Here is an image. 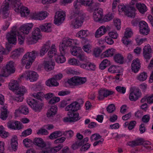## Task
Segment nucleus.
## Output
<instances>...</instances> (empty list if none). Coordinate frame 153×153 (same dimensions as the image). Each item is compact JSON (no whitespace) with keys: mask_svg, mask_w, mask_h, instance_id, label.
<instances>
[{"mask_svg":"<svg viewBox=\"0 0 153 153\" xmlns=\"http://www.w3.org/2000/svg\"><path fill=\"white\" fill-rule=\"evenodd\" d=\"M17 81H11L9 83V89L12 90L16 95L13 97V100L18 102H21L23 99V95L27 91L25 87H19Z\"/></svg>","mask_w":153,"mask_h":153,"instance_id":"obj_1","label":"nucleus"},{"mask_svg":"<svg viewBox=\"0 0 153 153\" xmlns=\"http://www.w3.org/2000/svg\"><path fill=\"white\" fill-rule=\"evenodd\" d=\"M39 52L35 51L26 53L22 59V63L23 65H26L25 68L29 69L34 61L36 57L38 55Z\"/></svg>","mask_w":153,"mask_h":153,"instance_id":"obj_2","label":"nucleus"},{"mask_svg":"<svg viewBox=\"0 0 153 153\" xmlns=\"http://www.w3.org/2000/svg\"><path fill=\"white\" fill-rule=\"evenodd\" d=\"M17 35L18 38V41L19 44H22L24 39L25 37L24 34H21L19 32L15 31H12L10 33H8L7 35V37L9 42L10 44H14L16 41V36Z\"/></svg>","mask_w":153,"mask_h":153,"instance_id":"obj_3","label":"nucleus"},{"mask_svg":"<svg viewBox=\"0 0 153 153\" xmlns=\"http://www.w3.org/2000/svg\"><path fill=\"white\" fill-rule=\"evenodd\" d=\"M85 17V15H82L79 14L71 13V19L73 20L71 22V26L74 29L78 28L81 25Z\"/></svg>","mask_w":153,"mask_h":153,"instance_id":"obj_4","label":"nucleus"},{"mask_svg":"<svg viewBox=\"0 0 153 153\" xmlns=\"http://www.w3.org/2000/svg\"><path fill=\"white\" fill-rule=\"evenodd\" d=\"M12 4L15 8V11L16 12H20L22 16H26L29 14V11L28 8L23 6L20 0H13Z\"/></svg>","mask_w":153,"mask_h":153,"instance_id":"obj_5","label":"nucleus"},{"mask_svg":"<svg viewBox=\"0 0 153 153\" xmlns=\"http://www.w3.org/2000/svg\"><path fill=\"white\" fill-rule=\"evenodd\" d=\"M15 71L14 63L10 61L7 64L5 67H3L1 71L2 74H0V76L7 77L10 74L14 73Z\"/></svg>","mask_w":153,"mask_h":153,"instance_id":"obj_6","label":"nucleus"},{"mask_svg":"<svg viewBox=\"0 0 153 153\" xmlns=\"http://www.w3.org/2000/svg\"><path fill=\"white\" fill-rule=\"evenodd\" d=\"M31 37L27 38V41L29 45L36 43L42 37L40 30L39 28L36 27L32 32Z\"/></svg>","mask_w":153,"mask_h":153,"instance_id":"obj_7","label":"nucleus"},{"mask_svg":"<svg viewBox=\"0 0 153 153\" xmlns=\"http://www.w3.org/2000/svg\"><path fill=\"white\" fill-rule=\"evenodd\" d=\"M27 102L35 111L39 112L42 109L43 105L42 102H39L34 99L30 98L27 100Z\"/></svg>","mask_w":153,"mask_h":153,"instance_id":"obj_8","label":"nucleus"},{"mask_svg":"<svg viewBox=\"0 0 153 153\" xmlns=\"http://www.w3.org/2000/svg\"><path fill=\"white\" fill-rule=\"evenodd\" d=\"M86 81L85 77L75 76L68 79L67 82L71 85H78L84 83Z\"/></svg>","mask_w":153,"mask_h":153,"instance_id":"obj_9","label":"nucleus"},{"mask_svg":"<svg viewBox=\"0 0 153 153\" xmlns=\"http://www.w3.org/2000/svg\"><path fill=\"white\" fill-rule=\"evenodd\" d=\"M114 93V92L108 89L101 88L98 91L97 98L99 100H102L105 97L112 95Z\"/></svg>","mask_w":153,"mask_h":153,"instance_id":"obj_10","label":"nucleus"},{"mask_svg":"<svg viewBox=\"0 0 153 153\" xmlns=\"http://www.w3.org/2000/svg\"><path fill=\"white\" fill-rule=\"evenodd\" d=\"M27 79H29L30 82L36 81L38 78V75L35 72L31 71H26L22 76Z\"/></svg>","mask_w":153,"mask_h":153,"instance_id":"obj_11","label":"nucleus"},{"mask_svg":"<svg viewBox=\"0 0 153 153\" xmlns=\"http://www.w3.org/2000/svg\"><path fill=\"white\" fill-rule=\"evenodd\" d=\"M93 16L95 21L102 22L103 20V11L101 8H95L94 10Z\"/></svg>","mask_w":153,"mask_h":153,"instance_id":"obj_12","label":"nucleus"},{"mask_svg":"<svg viewBox=\"0 0 153 153\" xmlns=\"http://www.w3.org/2000/svg\"><path fill=\"white\" fill-rule=\"evenodd\" d=\"M68 115L69 117H66L64 118V121L65 122L73 123L80 119L79 117V114L78 113L69 112Z\"/></svg>","mask_w":153,"mask_h":153,"instance_id":"obj_13","label":"nucleus"},{"mask_svg":"<svg viewBox=\"0 0 153 153\" xmlns=\"http://www.w3.org/2000/svg\"><path fill=\"white\" fill-rule=\"evenodd\" d=\"M132 34L133 33L128 28L126 29L124 36L122 38V41L123 43L127 47L131 44V41L128 39V38L131 37Z\"/></svg>","mask_w":153,"mask_h":153,"instance_id":"obj_14","label":"nucleus"},{"mask_svg":"<svg viewBox=\"0 0 153 153\" xmlns=\"http://www.w3.org/2000/svg\"><path fill=\"white\" fill-rule=\"evenodd\" d=\"M65 13L64 12H56L54 20V23L58 25L61 24L65 19Z\"/></svg>","mask_w":153,"mask_h":153,"instance_id":"obj_15","label":"nucleus"},{"mask_svg":"<svg viewBox=\"0 0 153 153\" xmlns=\"http://www.w3.org/2000/svg\"><path fill=\"white\" fill-rule=\"evenodd\" d=\"M140 32V33L143 35L148 34L150 31L147 24L144 21H140L139 23Z\"/></svg>","mask_w":153,"mask_h":153,"instance_id":"obj_16","label":"nucleus"},{"mask_svg":"<svg viewBox=\"0 0 153 153\" xmlns=\"http://www.w3.org/2000/svg\"><path fill=\"white\" fill-rule=\"evenodd\" d=\"M76 36L82 39L81 42L82 45H84L82 48L85 52H86V31L81 30L77 33Z\"/></svg>","mask_w":153,"mask_h":153,"instance_id":"obj_17","label":"nucleus"},{"mask_svg":"<svg viewBox=\"0 0 153 153\" xmlns=\"http://www.w3.org/2000/svg\"><path fill=\"white\" fill-rule=\"evenodd\" d=\"M150 143L149 141H145L144 139L141 138L137 139L132 141H130L128 143V145L131 147L140 146L143 144L146 145H149Z\"/></svg>","mask_w":153,"mask_h":153,"instance_id":"obj_18","label":"nucleus"},{"mask_svg":"<svg viewBox=\"0 0 153 153\" xmlns=\"http://www.w3.org/2000/svg\"><path fill=\"white\" fill-rule=\"evenodd\" d=\"M141 92L139 89H137L132 91L130 94L129 98L130 100L135 101L140 97Z\"/></svg>","mask_w":153,"mask_h":153,"instance_id":"obj_19","label":"nucleus"},{"mask_svg":"<svg viewBox=\"0 0 153 153\" xmlns=\"http://www.w3.org/2000/svg\"><path fill=\"white\" fill-rule=\"evenodd\" d=\"M140 65L138 59L134 60L131 64L132 71L135 73H137L140 68Z\"/></svg>","mask_w":153,"mask_h":153,"instance_id":"obj_20","label":"nucleus"},{"mask_svg":"<svg viewBox=\"0 0 153 153\" xmlns=\"http://www.w3.org/2000/svg\"><path fill=\"white\" fill-rule=\"evenodd\" d=\"M74 10L72 13H75V14H79L84 15H85L82 10H80V7L81 6V5L78 0L75 1L74 3Z\"/></svg>","mask_w":153,"mask_h":153,"instance_id":"obj_21","label":"nucleus"},{"mask_svg":"<svg viewBox=\"0 0 153 153\" xmlns=\"http://www.w3.org/2000/svg\"><path fill=\"white\" fill-rule=\"evenodd\" d=\"M44 63L45 69L47 71H50L53 69L55 63L51 58L48 61H45Z\"/></svg>","mask_w":153,"mask_h":153,"instance_id":"obj_22","label":"nucleus"},{"mask_svg":"<svg viewBox=\"0 0 153 153\" xmlns=\"http://www.w3.org/2000/svg\"><path fill=\"white\" fill-rule=\"evenodd\" d=\"M79 108V105L77 104V102L75 101L67 106L65 109L67 111H71L73 112L77 111Z\"/></svg>","mask_w":153,"mask_h":153,"instance_id":"obj_23","label":"nucleus"},{"mask_svg":"<svg viewBox=\"0 0 153 153\" xmlns=\"http://www.w3.org/2000/svg\"><path fill=\"white\" fill-rule=\"evenodd\" d=\"M135 8L134 6H128L126 11V15L128 17L134 18L135 16Z\"/></svg>","mask_w":153,"mask_h":153,"instance_id":"obj_24","label":"nucleus"},{"mask_svg":"<svg viewBox=\"0 0 153 153\" xmlns=\"http://www.w3.org/2000/svg\"><path fill=\"white\" fill-rule=\"evenodd\" d=\"M32 27V23L25 25L20 27V30L23 34H27L30 31Z\"/></svg>","mask_w":153,"mask_h":153,"instance_id":"obj_25","label":"nucleus"},{"mask_svg":"<svg viewBox=\"0 0 153 153\" xmlns=\"http://www.w3.org/2000/svg\"><path fill=\"white\" fill-rule=\"evenodd\" d=\"M51 43L49 41L46 42L42 46L40 50V54L41 56L44 55L50 48Z\"/></svg>","mask_w":153,"mask_h":153,"instance_id":"obj_26","label":"nucleus"},{"mask_svg":"<svg viewBox=\"0 0 153 153\" xmlns=\"http://www.w3.org/2000/svg\"><path fill=\"white\" fill-rule=\"evenodd\" d=\"M33 143L41 148H44L46 146V144L41 138H35L34 139Z\"/></svg>","mask_w":153,"mask_h":153,"instance_id":"obj_27","label":"nucleus"},{"mask_svg":"<svg viewBox=\"0 0 153 153\" xmlns=\"http://www.w3.org/2000/svg\"><path fill=\"white\" fill-rule=\"evenodd\" d=\"M107 31L105 26H102L100 27L96 31L95 36L96 37L99 38L104 34Z\"/></svg>","mask_w":153,"mask_h":153,"instance_id":"obj_28","label":"nucleus"},{"mask_svg":"<svg viewBox=\"0 0 153 153\" xmlns=\"http://www.w3.org/2000/svg\"><path fill=\"white\" fill-rule=\"evenodd\" d=\"M136 7L139 12L142 14L144 13L147 10V7L144 4H142L140 3H137Z\"/></svg>","mask_w":153,"mask_h":153,"instance_id":"obj_29","label":"nucleus"},{"mask_svg":"<svg viewBox=\"0 0 153 153\" xmlns=\"http://www.w3.org/2000/svg\"><path fill=\"white\" fill-rule=\"evenodd\" d=\"M57 108L56 106H52L51 108L48 111L47 115L48 117H53L56 114L57 112Z\"/></svg>","mask_w":153,"mask_h":153,"instance_id":"obj_30","label":"nucleus"},{"mask_svg":"<svg viewBox=\"0 0 153 153\" xmlns=\"http://www.w3.org/2000/svg\"><path fill=\"white\" fill-rule=\"evenodd\" d=\"M39 28L42 31L46 32H49L51 31V24L50 23H46L41 25Z\"/></svg>","mask_w":153,"mask_h":153,"instance_id":"obj_31","label":"nucleus"},{"mask_svg":"<svg viewBox=\"0 0 153 153\" xmlns=\"http://www.w3.org/2000/svg\"><path fill=\"white\" fill-rule=\"evenodd\" d=\"M82 49L80 47L74 46L71 49V52L72 55L77 57L82 52Z\"/></svg>","mask_w":153,"mask_h":153,"instance_id":"obj_32","label":"nucleus"},{"mask_svg":"<svg viewBox=\"0 0 153 153\" xmlns=\"http://www.w3.org/2000/svg\"><path fill=\"white\" fill-rule=\"evenodd\" d=\"M44 94L42 92H39L37 93H34L32 94L33 97L36 99L35 100H37L38 102H42L44 99Z\"/></svg>","mask_w":153,"mask_h":153,"instance_id":"obj_33","label":"nucleus"},{"mask_svg":"<svg viewBox=\"0 0 153 153\" xmlns=\"http://www.w3.org/2000/svg\"><path fill=\"white\" fill-rule=\"evenodd\" d=\"M115 52V49L113 48L109 49L103 52L102 53V56L103 57L111 56L113 55Z\"/></svg>","mask_w":153,"mask_h":153,"instance_id":"obj_34","label":"nucleus"},{"mask_svg":"<svg viewBox=\"0 0 153 153\" xmlns=\"http://www.w3.org/2000/svg\"><path fill=\"white\" fill-rule=\"evenodd\" d=\"M114 59L115 62L117 63L120 64L123 63L124 58L120 53H118L115 54L114 57Z\"/></svg>","mask_w":153,"mask_h":153,"instance_id":"obj_35","label":"nucleus"},{"mask_svg":"<svg viewBox=\"0 0 153 153\" xmlns=\"http://www.w3.org/2000/svg\"><path fill=\"white\" fill-rule=\"evenodd\" d=\"M62 42L68 47L72 45L77 44V41L76 40H73L70 39H64Z\"/></svg>","mask_w":153,"mask_h":153,"instance_id":"obj_36","label":"nucleus"},{"mask_svg":"<svg viewBox=\"0 0 153 153\" xmlns=\"http://www.w3.org/2000/svg\"><path fill=\"white\" fill-rule=\"evenodd\" d=\"M46 85L48 86H57L59 85V83L54 78H52L48 79L46 82Z\"/></svg>","mask_w":153,"mask_h":153,"instance_id":"obj_37","label":"nucleus"},{"mask_svg":"<svg viewBox=\"0 0 153 153\" xmlns=\"http://www.w3.org/2000/svg\"><path fill=\"white\" fill-rule=\"evenodd\" d=\"M94 8L93 0H87V10L91 13L93 11Z\"/></svg>","mask_w":153,"mask_h":153,"instance_id":"obj_38","label":"nucleus"},{"mask_svg":"<svg viewBox=\"0 0 153 153\" xmlns=\"http://www.w3.org/2000/svg\"><path fill=\"white\" fill-rule=\"evenodd\" d=\"M62 135V132L59 131H56L49 136V138L51 140H53L61 136Z\"/></svg>","mask_w":153,"mask_h":153,"instance_id":"obj_39","label":"nucleus"},{"mask_svg":"<svg viewBox=\"0 0 153 153\" xmlns=\"http://www.w3.org/2000/svg\"><path fill=\"white\" fill-rule=\"evenodd\" d=\"M24 49L23 48H20L17 49L16 51H13L12 52L11 55L12 58L14 59H16L19 56L21 53L23 52Z\"/></svg>","mask_w":153,"mask_h":153,"instance_id":"obj_40","label":"nucleus"},{"mask_svg":"<svg viewBox=\"0 0 153 153\" xmlns=\"http://www.w3.org/2000/svg\"><path fill=\"white\" fill-rule=\"evenodd\" d=\"M10 1L6 0L3 3L1 7L2 12H8L9 9V2Z\"/></svg>","mask_w":153,"mask_h":153,"instance_id":"obj_41","label":"nucleus"},{"mask_svg":"<svg viewBox=\"0 0 153 153\" xmlns=\"http://www.w3.org/2000/svg\"><path fill=\"white\" fill-rule=\"evenodd\" d=\"M56 50L55 48V45H52L51 50L48 51V55L49 57L50 58H51L53 56L55 55L56 53Z\"/></svg>","mask_w":153,"mask_h":153,"instance_id":"obj_42","label":"nucleus"},{"mask_svg":"<svg viewBox=\"0 0 153 153\" xmlns=\"http://www.w3.org/2000/svg\"><path fill=\"white\" fill-rule=\"evenodd\" d=\"M86 138H85L82 141H76L71 146L72 148L74 150L77 149L79 146H80L83 145L84 142L85 141Z\"/></svg>","mask_w":153,"mask_h":153,"instance_id":"obj_43","label":"nucleus"},{"mask_svg":"<svg viewBox=\"0 0 153 153\" xmlns=\"http://www.w3.org/2000/svg\"><path fill=\"white\" fill-rule=\"evenodd\" d=\"M110 64L109 61L107 59H105L100 64L99 68L102 70H104Z\"/></svg>","mask_w":153,"mask_h":153,"instance_id":"obj_44","label":"nucleus"},{"mask_svg":"<svg viewBox=\"0 0 153 153\" xmlns=\"http://www.w3.org/2000/svg\"><path fill=\"white\" fill-rule=\"evenodd\" d=\"M64 54H61V55H57L55 57L56 61L58 63H62L66 61V59L64 56Z\"/></svg>","mask_w":153,"mask_h":153,"instance_id":"obj_45","label":"nucleus"},{"mask_svg":"<svg viewBox=\"0 0 153 153\" xmlns=\"http://www.w3.org/2000/svg\"><path fill=\"white\" fill-rule=\"evenodd\" d=\"M68 47L62 42V43L60 44L59 45V51L60 52V54H65Z\"/></svg>","mask_w":153,"mask_h":153,"instance_id":"obj_46","label":"nucleus"},{"mask_svg":"<svg viewBox=\"0 0 153 153\" xmlns=\"http://www.w3.org/2000/svg\"><path fill=\"white\" fill-rule=\"evenodd\" d=\"M19 111L21 113L27 114L28 113L29 111L28 108L26 106L22 105L19 107Z\"/></svg>","mask_w":153,"mask_h":153,"instance_id":"obj_47","label":"nucleus"},{"mask_svg":"<svg viewBox=\"0 0 153 153\" xmlns=\"http://www.w3.org/2000/svg\"><path fill=\"white\" fill-rule=\"evenodd\" d=\"M147 77V75L146 72H143L139 74L137 77V79L141 81L146 80Z\"/></svg>","mask_w":153,"mask_h":153,"instance_id":"obj_48","label":"nucleus"},{"mask_svg":"<svg viewBox=\"0 0 153 153\" xmlns=\"http://www.w3.org/2000/svg\"><path fill=\"white\" fill-rule=\"evenodd\" d=\"M63 147V144H60L54 147L50 148L51 153H55L56 152L61 149Z\"/></svg>","mask_w":153,"mask_h":153,"instance_id":"obj_49","label":"nucleus"},{"mask_svg":"<svg viewBox=\"0 0 153 153\" xmlns=\"http://www.w3.org/2000/svg\"><path fill=\"white\" fill-rule=\"evenodd\" d=\"M114 24L117 30H119L121 28V22L119 19H114Z\"/></svg>","mask_w":153,"mask_h":153,"instance_id":"obj_50","label":"nucleus"},{"mask_svg":"<svg viewBox=\"0 0 153 153\" xmlns=\"http://www.w3.org/2000/svg\"><path fill=\"white\" fill-rule=\"evenodd\" d=\"M3 126H0V136L2 138H5L7 137L8 135V133L3 131L2 129Z\"/></svg>","mask_w":153,"mask_h":153,"instance_id":"obj_51","label":"nucleus"},{"mask_svg":"<svg viewBox=\"0 0 153 153\" xmlns=\"http://www.w3.org/2000/svg\"><path fill=\"white\" fill-rule=\"evenodd\" d=\"M37 133L38 134L46 135L48 134L49 132L45 129L41 128L38 130Z\"/></svg>","mask_w":153,"mask_h":153,"instance_id":"obj_52","label":"nucleus"},{"mask_svg":"<svg viewBox=\"0 0 153 153\" xmlns=\"http://www.w3.org/2000/svg\"><path fill=\"white\" fill-rule=\"evenodd\" d=\"M23 142L25 147H29L31 146L33 142L27 138L24 139L23 140Z\"/></svg>","mask_w":153,"mask_h":153,"instance_id":"obj_53","label":"nucleus"},{"mask_svg":"<svg viewBox=\"0 0 153 153\" xmlns=\"http://www.w3.org/2000/svg\"><path fill=\"white\" fill-rule=\"evenodd\" d=\"M106 110L109 113H112L115 110V105L113 104H111L106 108Z\"/></svg>","mask_w":153,"mask_h":153,"instance_id":"obj_54","label":"nucleus"},{"mask_svg":"<svg viewBox=\"0 0 153 153\" xmlns=\"http://www.w3.org/2000/svg\"><path fill=\"white\" fill-rule=\"evenodd\" d=\"M62 134L66 136L67 138H71L73 135L74 132L71 130H69L64 132Z\"/></svg>","mask_w":153,"mask_h":153,"instance_id":"obj_55","label":"nucleus"},{"mask_svg":"<svg viewBox=\"0 0 153 153\" xmlns=\"http://www.w3.org/2000/svg\"><path fill=\"white\" fill-rule=\"evenodd\" d=\"M68 63L70 65H79V62L78 60L74 58H73L69 60Z\"/></svg>","mask_w":153,"mask_h":153,"instance_id":"obj_56","label":"nucleus"},{"mask_svg":"<svg viewBox=\"0 0 153 153\" xmlns=\"http://www.w3.org/2000/svg\"><path fill=\"white\" fill-rule=\"evenodd\" d=\"M87 69L88 70L94 71L95 69V65L94 64L87 62Z\"/></svg>","mask_w":153,"mask_h":153,"instance_id":"obj_57","label":"nucleus"},{"mask_svg":"<svg viewBox=\"0 0 153 153\" xmlns=\"http://www.w3.org/2000/svg\"><path fill=\"white\" fill-rule=\"evenodd\" d=\"M48 13L46 11L39 12V20H43L48 16Z\"/></svg>","mask_w":153,"mask_h":153,"instance_id":"obj_58","label":"nucleus"},{"mask_svg":"<svg viewBox=\"0 0 153 153\" xmlns=\"http://www.w3.org/2000/svg\"><path fill=\"white\" fill-rule=\"evenodd\" d=\"M6 111H1V113L0 116V118L3 120H5L8 117V113Z\"/></svg>","mask_w":153,"mask_h":153,"instance_id":"obj_59","label":"nucleus"},{"mask_svg":"<svg viewBox=\"0 0 153 153\" xmlns=\"http://www.w3.org/2000/svg\"><path fill=\"white\" fill-rule=\"evenodd\" d=\"M32 132V130L30 128H29L24 131L22 134V136H26L30 135Z\"/></svg>","mask_w":153,"mask_h":153,"instance_id":"obj_60","label":"nucleus"},{"mask_svg":"<svg viewBox=\"0 0 153 153\" xmlns=\"http://www.w3.org/2000/svg\"><path fill=\"white\" fill-rule=\"evenodd\" d=\"M109 36L113 39H117L118 36V34L116 31H111L108 33Z\"/></svg>","mask_w":153,"mask_h":153,"instance_id":"obj_61","label":"nucleus"},{"mask_svg":"<svg viewBox=\"0 0 153 153\" xmlns=\"http://www.w3.org/2000/svg\"><path fill=\"white\" fill-rule=\"evenodd\" d=\"M116 89L119 92L122 93L123 94L126 92V88L124 87H122L120 86H117L116 88Z\"/></svg>","mask_w":153,"mask_h":153,"instance_id":"obj_62","label":"nucleus"},{"mask_svg":"<svg viewBox=\"0 0 153 153\" xmlns=\"http://www.w3.org/2000/svg\"><path fill=\"white\" fill-rule=\"evenodd\" d=\"M60 100L59 97H54L49 101V103L50 104H53L59 102Z\"/></svg>","mask_w":153,"mask_h":153,"instance_id":"obj_63","label":"nucleus"},{"mask_svg":"<svg viewBox=\"0 0 153 153\" xmlns=\"http://www.w3.org/2000/svg\"><path fill=\"white\" fill-rule=\"evenodd\" d=\"M102 50L100 48H96L94 51V55L96 57H98L102 52Z\"/></svg>","mask_w":153,"mask_h":153,"instance_id":"obj_64","label":"nucleus"}]
</instances>
